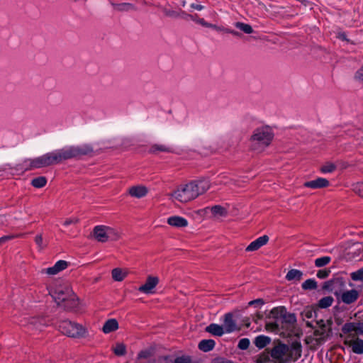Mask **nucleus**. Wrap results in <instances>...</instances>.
<instances>
[{
  "label": "nucleus",
  "mask_w": 363,
  "mask_h": 363,
  "mask_svg": "<svg viewBox=\"0 0 363 363\" xmlns=\"http://www.w3.org/2000/svg\"><path fill=\"white\" fill-rule=\"evenodd\" d=\"M92 150V147L88 144L65 146L33 160H28L26 162L28 163L29 169H38L60 164L65 160L87 155Z\"/></svg>",
  "instance_id": "1"
},
{
  "label": "nucleus",
  "mask_w": 363,
  "mask_h": 363,
  "mask_svg": "<svg viewBox=\"0 0 363 363\" xmlns=\"http://www.w3.org/2000/svg\"><path fill=\"white\" fill-rule=\"evenodd\" d=\"M49 294L57 304L65 303L69 308L76 307L78 298L69 285H59L49 290Z\"/></svg>",
  "instance_id": "2"
},
{
  "label": "nucleus",
  "mask_w": 363,
  "mask_h": 363,
  "mask_svg": "<svg viewBox=\"0 0 363 363\" xmlns=\"http://www.w3.org/2000/svg\"><path fill=\"white\" fill-rule=\"evenodd\" d=\"M274 137L273 129L269 125H262L255 128L250 137L251 147L256 150L262 151L270 145Z\"/></svg>",
  "instance_id": "3"
},
{
  "label": "nucleus",
  "mask_w": 363,
  "mask_h": 363,
  "mask_svg": "<svg viewBox=\"0 0 363 363\" xmlns=\"http://www.w3.org/2000/svg\"><path fill=\"white\" fill-rule=\"evenodd\" d=\"M58 329L62 334L71 337L81 338L88 335L86 327L68 320L61 321Z\"/></svg>",
  "instance_id": "4"
},
{
  "label": "nucleus",
  "mask_w": 363,
  "mask_h": 363,
  "mask_svg": "<svg viewBox=\"0 0 363 363\" xmlns=\"http://www.w3.org/2000/svg\"><path fill=\"white\" fill-rule=\"evenodd\" d=\"M93 236L100 242L116 241L121 238L120 232L114 228L108 225H99L94 228Z\"/></svg>",
  "instance_id": "5"
},
{
  "label": "nucleus",
  "mask_w": 363,
  "mask_h": 363,
  "mask_svg": "<svg viewBox=\"0 0 363 363\" xmlns=\"http://www.w3.org/2000/svg\"><path fill=\"white\" fill-rule=\"evenodd\" d=\"M193 191L189 183L181 184L169 193L168 197L173 202L187 203L195 199Z\"/></svg>",
  "instance_id": "6"
},
{
  "label": "nucleus",
  "mask_w": 363,
  "mask_h": 363,
  "mask_svg": "<svg viewBox=\"0 0 363 363\" xmlns=\"http://www.w3.org/2000/svg\"><path fill=\"white\" fill-rule=\"evenodd\" d=\"M18 325L30 330H41L47 325V321L42 317L25 316L19 320Z\"/></svg>",
  "instance_id": "7"
},
{
  "label": "nucleus",
  "mask_w": 363,
  "mask_h": 363,
  "mask_svg": "<svg viewBox=\"0 0 363 363\" xmlns=\"http://www.w3.org/2000/svg\"><path fill=\"white\" fill-rule=\"evenodd\" d=\"M271 356L277 363H287L290 361L289 347L284 344L276 345L271 351Z\"/></svg>",
  "instance_id": "8"
},
{
  "label": "nucleus",
  "mask_w": 363,
  "mask_h": 363,
  "mask_svg": "<svg viewBox=\"0 0 363 363\" xmlns=\"http://www.w3.org/2000/svg\"><path fill=\"white\" fill-rule=\"evenodd\" d=\"M192 189L194 198H197L199 195L204 194L211 187L210 182L207 179H201L194 180L189 183Z\"/></svg>",
  "instance_id": "9"
},
{
  "label": "nucleus",
  "mask_w": 363,
  "mask_h": 363,
  "mask_svg": "<svg viewBox=\"0 0 363 363\" xmlns=\"http://www.w3.org/2000/svg\"><path fill=\"white\" fill-rule=\"evenodd\" d=\"M346 336L344 340V344L352 347V352L356 354H363V340L358 337Z\"/></svg>",
  "instance_id": "10"
},
{
  "label": "nucleus",
  "mask_w": 363,
  "mask_h": 363,
  "mask_svg": "<svg viewBox=\"0 0 363 363\" xmlns=\"http://www.w3.org/2000/svg\"><path fill=\"white\" fill-rule=\"evenodd\" d=\"M67 267V262L65 260H59L53 266L43 269L41 273L46 274L49 276H54L65 269Z\"/></svg>",
  "instance_id": "11"
},
{
  "label": "nucleus",
  "mask_w": 363,
  "mask_h": 363,
  "mask_svg": "<svg viewBox=\"0 0 363 363\" xmlns=\"http://www.w3.org/2000/svg\"><path fill=\"white\" fill-rule=\"evenodd\" d=\"M159 279L156 277H148L145 284L140 286L138 290L144 294H152L154 289L157 285Z\"/></svg>",
  "instance_id": "12"
},
{
  "label": "nucleus",
  "mask_w": 363,
  "mask_h": 363,
  "mask_svg": "<svg viewBox=\"0 0 363 363\" xmlns=\"http://www.w3.org/2000/svg\"><path fill=\"white\" fill-rule=\"evenodd\" d=\"M148 192V188L144 185H135L128 189V194L130 196L137 199L145 197Z\"/></svg>",
  "instance_id": "13"
},
{
  "label": "nucleus",
  "mask_w": 363,
  "mask_h": 363,
  "mask_svg": "<svg viewBox=\"0 0 363 363\" xmlns=\"http://www.w3.org/2000/svg\"><path fill=\"white\" fill-rule=\"evenodd\" d=\"M269 238L268 235H264L257 238L256 240L252 241L245 249L247 252H253L258 250L262 246L265 245Z\"/></svg>",
  "instance_id": "14"
},
{
  "label": "nucleus",
  "mask_w": 363,
  "mask_h": 363,
  "mask_svg": "<svg viewBox=\"0 0 363 363\" xmlns=\"http://www.w3.org/2000/svg\"><path fill=\"white\" fill-rule=\"evenodd\" d=\"M222 326L225 333H231L238 330L237 325L233 320V316L230 313H226L224 315Z\"/></svg>",
  "instance_id": "15"
},
{
  "label": "nucleus",
  "mask_w": 363,
  "mask_h": 363,
  "mask_svg": "<svg viewBox=\"0 0 363 363\" xmlns=\"http://www.w3.org/2000/svg\"><path fill=\"white\" fill-rule=\"evenodd\" d=\"M331 325L332 321L330 320H328L326 323H324L322 320H319V340L329 336L331 331Z\"/></svg>",
  "instance_id": "16"
},
{
  "label": "nucleus",
  "mask_w": 363,
  "mask_h": 363,
  "mask_svg": "<svg viewBox=\"0 0 363 363\" xmlns=\"http://www.w3.org/2000/svg\"><path fill=\"white\" fill-rule=\"evenodd\" d=\"M167 222L169 225L175 228H184L188 225L187 220L179 216L169 217Z\"/></svg>",
  "instance_id": "17"
},
{
  "label": "nucleus",
  "mask_w": 363,
  "mask_h": 363,
  "mask_svg": "<svg viewBox=\"0 0 363 363\" xmlns=\"http://www.w3.org/2000/svg\"><path fill=\"white\" fill-rule=\"evenodd\" d=\"M359 297V293L355 289L346 291L341 295V300L343 303L350 304L354 303Z\"/></svg>",
  "instance_id": "18"
},
{
  "label": "nucleus",
  "mask_w": 363,
  "mask_h": 363,
  "mask_svg": "<svg viewBox=\"0 0 363 363\" xmlns=\"http://www.w3.org/2000/svg\"><path fill=\"white\" fill-rule=\"evenodd\" d=\"M129 274L128 269L125 268H114L111 271L112 279L116 281H123Z\"/></svg>",
  "instance_id": "19"
},
{
  "label": "nucleus",
  "mask_w": 363,
  "mask_h": 363,
  "mask_svg": "<svg viewBox=\"0 0 363 363\" xmlns=\"http://www.w3.org/2000/svg\"><path fill=\"white\" fill-rule=\"evenodd\" d=\"M206 210H209L213 218L216 220H221L228 216L227 210L220 206H214L210 208H207Z\"/></svg>",
  "instance_id": "20"
},
{
  "label": "nucleus",
  "mask_w": 363,
  "mask_h": 363,
  "mask_svg": "<svg viewBox=\"0 0 363 363\" xmlns=\"http://www.w3.org/2000/svg\"><path fill=\"white\" fill-rule=\"evenodd\" d=\"M118 329V323L115 318L108 319L105 322L102 328V331L105 334H108Z\"/></svg>",
  "instance_id": "21"
},
{
  "label": "nucleus",
  "mask_w": 363,
  "mask_h": 363,
  "mask_svg": "<svg viewBox=\"0 0 363 363\" xmlns=\"http://www.w3.org/2000/svg\"><path fill=\"white\" fill-rule=\"evenodd\" d=\"M272 314H280L283 320L289 323H294L296 321L294 315L291 313H286V311L283 308H274L272 311Z\"/></svg>",
  "instance_id": "22"
},
{
  "label": "nucleus",
  "mask_w": 363,
  "mask_h": 363,
  "mask_svg": "<svg viewBox=\"0 0 363 363\" xmlns=\"http://www.w3.org/2000/svg\"><path fill=\"white\" fill-rule=\"evenodd\" d=\"M206 330L213 335L219 337L225 333V330H223V327L216 323L210 324L206 327Z\"/></svg>",
  "instance_id": "23"
},
{
  "label": "nucleus",
  "mask_w": 363,
  "mask_h": 363,
  "mask_svg": "<svg viewBox=\"0 0 363 363\" xmlns=\"http://www.w3.org/2000/svg\"><path fill=\"white\" fill-rule=\"evenodd\" d=\"M303 272L298 269H293L288 272L286 279L288 281H298L302 279Z\"/></svg>",
  "instance_id": "24"
},
{
  "label": "nucleus",
  "mask_w": 363,
  "mask_h": 363,
  "mask_svg": "<svg viewBox=\"0 0 363 363\" xmlns=\"http://www.w3.org/2000/svg\"><path fill=\"white\" fill-rule=\"evenodd\" d=\"M289 353L290 354V361H295L301 357V347L299 344H295L292 347H289Z\"/></svg>",
  "instance_id": "25"
},
{
  "label": "nucleus",
  "mask_w": 363,
  "mask_h": 363,
  "mask_svg": "<svg viewBox=\"0 0 363 363\" xmlns=\"http://www.w3.org/2000/svg\"><path fill=\"white\" fill-rule=\"evenodd\" d=\"M355 330H356V324L354 323H346L343 325L342 330L345 334V337L346 336H352V338L355 337Z\"/></svg>",
  "instance_id": "26"
},
{
  "label": "nucleus",
  "mask_w": 363,
  "mask_h": 363,
  "mask_svg": "<svg viewBox=\"0 0 363 363\" xmlns=\"http://www.w3.org/2000/svg\"><path fill=\"white\" fill-rule=\"evenodd\" d=\"M191 19L192 21H194L195 23L203 26V27H206V28H213V29H216V30H221L219 27H218L217 26L214 25V24H212V23H208L206 22L203 18H198L196 16H191Z\"/></svg>",
  "instance_id": "27"
},
{
  "label": "nucleus",
  "mask_w": 363,
  "mask_h": 363,
  "mask_svg": "<svg viewBox=\"0 0 363 363\" xmlns=\"http://www.w3.org/2000/svg\"><path fill=\"white\" fill-rule=\"evenodd\" d=\"M215 346V342L213 340H203L199 344V348L203 352H208Z\"/></svg>",
  "instance_id": "28"
},
{
  "label": "nucleus",
  "mask_w": 363,
  "mask_h": 363,
  "mask_svg": "<svg viewBox=\"0 0 363 363\" xmlns=\"http://www.w3.org/2000/svg\"><path fill=\"white\" fill-rule=\"evenodd\" d=\"M270 338L264 335H259L255 340V345L259 349L264 348L270 342Z\"/></svg>",
  "instance_id": "29"
},
{
  "label": "nucleus",
  "mask_w": 363,
  "mask_h": 363,
  "mask_svg": "<svg viewBox=\"0 0 363 363\" xmlns=\"http://www.w3.org/2000/svg\"><path fill=\"white\" fill-rule=\"evenodd\" d=\"M336 169V165L331 162H325L320 167V172L322 173H331Z\"/></svg>",
  "instance_id": "30"
},
{
  "label": "nucleus",
  "mask_w": 363,
  "mask_h": 363,
  "mask_svg": "<svg viewBox=\"0 0 363 363\" xmlns=\"http://www.w3.org/2000/svg\"><path fill=\"white\" fill-rule=\"evenodd\" d=\"M235 27L240 30L243 31L245 33L250 34L253 32V29L252 26L249 24L244 23L242 22H237L235 24Z\"/></svg>",
  "instance_id": "31"
},
{
  "label": "nucleus",
  "mask_w": 363,
  "mask_h": 363,
  "mask_svg": "<svg viewBox=\"0 0 363 363\" xmlns=\"http://www.w3.org/2000/svg\"><path fill=\"white\" fill-rule=\"evenodd\" d=\"M47 180L44 177H39L32 180L31 184L35 188H42L45 186Z\"/></svg>",
  "instance_id": "32"
},
{
  "label": "nucleus",
  "mask_w": 363,
  "mask_h": 363,
  "mask_svg": "<svg viewBox=\"0 0 363 363\" xmlns=\"http://www.w3.org/2000/svg\"><path fill=\"white\" fill-rule=\"evenodd\" d=\"M317 286V283L314 279H309L305 281L302 284V288L304 290H311L315 289Z\"/></svg>",
  "instance_id": "33"
},
{
  "label": "nucleus",
  "mask_w": 363,
  "mask_h": 363,
  "mask_svg": "<svg viewBox=\"0 0 363 363\" xmlns=\"http://www.w3.org/2000/svg\"><path fill=\"white\" fill-rule=\"evenodd\" d=\"M114 353L118 356H123L126 352L125 345L123 343H117L113 349Z\"/></svg>",
  "instance_id": "34"
},
{
  "label": "nucleus",
  "mask_w": 363,
  "mask_h": 363,
  "mask_svg": "<svg viewBox=\"0 0 363 363\" xmlns=\"http://www.w3.org/2000/svg\"><path fill=\"white\" fill-rule=\"evenodd\" d=\"M333 298L332 296H326L319 301V308H327L332 305Z\"/></svg>",
  "instance_id": "35"
},
{
  "label": "nucleus",
  "mask_w": 363,
  "mask_h": 363,
  "mask_svg": "<svg viewBox=\"0 0 363 363\" xmlns=\"http://www.w3.org/2000/svg\"><path fill=\"white\" fill-rule=\"evenodd\" d=\"M151 151L152 152H169L170 149L164 145H155L152 147Z\"/></svg>",
  "instance_id": "36"
},
{
  "label": "nucleus",
  "mask_w": 363,
  "mask_h": 363,
  "mask_svg": "<svg viewBox=\"0 0 363 363\" xmlns=\"http://www.w3.org/2000/svg\"><path fill=\"white\" fill-rule=\"evenodd\" d=\"M303 317L306 318H312L316 317V311L311 307L306 308L303 312Z\"/></svg>",
  "instance_id": "37"
},
{
  "label": "nucleus",
  "mask_w": 363,
  "mask_h": 363,
  "mask_svg": "<svg viewBox=\"0 0 363 363\" xmlns=\"http://www.w3.org/2000/svg\"><path fill=\"white\" fill-rule=\"evenodd\" d=\"M354 193L363 197V182H357L352 185Z\"/></svg>",
  "instance_id": "38"
},
{
  "label": "nucleus",
  "mask_w": 363,
  "mask_h": 363,
  "mask_svg": "<svg viewBox=\"0 0 363 363\" xmlns=\"http://www.w3.org/2000/svg\"><path fill=\"white\" fill-rule=\"evenodd\" d=\"M354 79L356 82L363 85V66L355 72Z\"/></svg>",
  "instance_id": "39"
},
{
  "label": "nucleus",
  "mask_w": 363,
  "mask_h": 363,
  "mask_svg": "<svg viewBox=\"0 0 363 363\" xmlns=\"http://www.w3.org/2000/svg\"><path fill=\"white\" fill-rule=\"evenodd\" d=\"M152 356V351L150 350H141L138 354V359H147L149 357H150Z\"/></svg>",
  "instance_id": "40"
},
{
  "label": "nucleus",
  "mask_w": 363,
  "mask_h": 363,
  "mask_svg": "<svg viewBox=\"0 0 363 363\" xmlns=\"http://www.w3.org/2000/svg\"><path fill=\"white\" fill-rule=\"evenodd\" d=\"M250 340L247 338H242L238 342V348L240 350H246L250 346Z\"/></svg>",
  "instance_id": "41"
},
{
  "label": "nucleus",
  "mask_w": 363,
  "mask_h": 363,
  "mask_svg": "<svg viewBox=\"0 0 363 363\" xmlns=\"http://www.w3.org/2000/svg\"><path fill=\"white\" fill-rule=\"evenodd\" d=\"M351 277L354 281H359L363 279V269H359L355 272L352 273Z\"/></svg>",
  "instance_id": "42"
},
{
  "label": "nucleus",
  "mask_w": 363,
  "mask_h": 363,
  "mask_svg": "<svg viewBox=\"0 0 363 363\" xmlns=\"http://www.w3.org/2000/svg\"><path fill=\"white\" fill-rule=\"evenodd\" d=\"M35 242L38 245V248L42 250L45 247V244L43 242V239L42 235H38L35 238Z\"/></svg>",
  "instance_id": "43"
},
{
  "label": "nucleus",
  "mask_w": 363,
  "mask_h": 363,
  "mask_svg": "<svg viewBox=\"0 0 363 363\" xmlns=\"http://www.w3.org/2000/svg\"><path fill=\"white\" fill-rule=\"evenodd\" d=\"M331 260V258L328 256L323 257L319 258V267H323L328 264Z\"/></svg>",
  "instance_id": "44"
},
{
  "label": "nucleus",
  "mask_w": 363,
  "mask_h": 363,
  "mask_svg": "<svg viewBox=\"0 0 363 363\" xmlns=\"http://www.w3.org/2000/svg\"><path fill=\"white\" fill-rule=\"evenodd\" d=\"M174 363H190V359L188 357H178L177 358H174Z\"/></svg>",
  "instance_id": "45"
},
{
  "label": "nucleus",
  "mask_w": 363,
  "mask_h": 363,
  "mask_svg": "<svg viewBox=\"0 0 363 363\" xmlns=\"http://www.w3.org/2000/svg\"><path fill=\"white\" fill-rule=\"evenodd\" d=\"M330 273V269H319V279L326 278Z\"/></svg>",
  "instance_id": "46"
},
{
  "label": "nucleus",
  "mask_w": 363,
  "mask_h": 363,
  "mask_svg": "<svg viewBox=\"0 0 363 363\" xmlns=\"http://www.w3.org/2000/svg\"><path fill=\"white\" fill-rule=\"evenodd\" d=\"M330 184V182L328 179L325 178H320L319 177V188H324L328 186Z\"/></svg>",
  "instance_id": "47"
},
{
  "label": "nucleus",
  "mask_w": 363,
  "mask_h": 363,
  "mask_svg": "<svg viewBox=\"0 0 363 363\" xmlns=\"http://www.w3.org/2000/svg\"><path fill=\"white\" fill-rule=\"evenodd\" d=\"M333 281H326L324 283L322 288L323 290H325V291H331V290H333Z\"/></svg>",
  "instance_id": "48"
},
{
  "label": "nucleus",
  "mask_w": 363,
  "mask_h": 363,
  "mask_svg": "<svg viewBox=\"0 0 363 363\" xmlns=\"http://www.w3.org/2000/svg\"><path fill=\"white\" fill-rule=\"evenodd\" d=\"M77 222H78V219H77L76 218H67L64 221L63 225L65 226H68L71 224L77 223Z\"/></svg>",
  "instance_id": "49"
},
{
  "label": "nucleus",
  "mask_w": 363,
  "mask_h": 363,
  "mask_svg": "<svg viewBox=\"0 0 363 363\" xmlns=\"http://www.w3.org/2000/svg\"><path fill=\"white\" fill-rule=\"evenodd\" d=\"M304 186L306 187H310L313 189L318 188V180H313L311 182H307L304 184Z\"/></svg>",
  "instance_id": "50"
},
{
  "label": "nucleus",
  "mask_w": 363,
  "mask_h": 363,
  "mask_svg": "<svg viewBox=\"0 0 363 363\" xmlns=\"http://www.w3.org/2000/svg\"><path fill=\"white\" fill-rule=\"evenodd\" d=\"M359 334H363V323L356 324L355 337Z\"/></svg>",
  "instance_id": "51"
},
{
  "label": "nucleus",
  "mask_w": 363,
  "mask_h": 363,
  "mask_svg": "<svg viewBox=\"0 0 363 363\" xmlns=\"http://www.w3.org/2000/svg\"><path fill=\"white\" fill-rule=\"evenodd\" d=\"M160 363H174L173 357H167L160 359Z\"/></svg>",
  "instance_id": "52"
},
{
  "label": "nucleus",
  "mask_w": 363,
  "mask_h": 363,
  "mask_svg": "<svg viewBox=\"0 0 363 363\" xmlns=\"http://www.w3.org/2000/svg\"><path fill=\"white\" fill-rule=\"evenodd\" d=\"M255 304L263 305L264 304V301H263L262 299L258 298V299L253 300V301H251L249 302V305L250 306H252V305H255Z\"/></svg>",
  "instance_id": "53"
},
{
  "label": "nucleus",
  "mask_w": 363,
  "mask_h": 363,
  "mask_svg": "<svg viewBox=\"0 0 363 363\" xmlns=\"http://www.w3.org/2000/svg\"><path fill=\"white\" fill-rule=\"evenodd\" d=\"M13 238H14V236L12 235H6L0 238V245L6 241L12 239Z\"/></svg>",
  "instance_id": "54"
},
{
  "label": "nucleus",
  "mask_w": 363,
  "mask_h": 363,
  "mask_svg": "<svg viewBox=\"0 0 363 363\" xmlns=\"http://www.w3.org/2000/svg\"><path fill=\"white\" fill-rule=\"evenodd\" d=\"M230 183H234L233 180H229V181H223L222 179H220V180H218L216 182V184H225V185H227V184H229Z\"/></svg>",
  "instance_id": "55"
},
{
  "label": "nucleus",
  "mask_w": 363,
  "mask_h": 363,
  "mask_svg": "<svg viewBox=\"0 0 363 363\" xmlns=\"http://www.w3.org/2000/svg\"><path fill=\"white\" fill-rule=\"evenodd\" d=\"M337 38L342 40L348 41V40L347 38V35L345 33H342V32L338 33Z\"/></svg>",
  "instance_id": "56"
},
{
  "label": "nucleus",
  "mask_w": 363,
  "mask_h": 363,
  "mask_svg": "<svg viewBox=\"0 0 363 363\" xmlns=\"http://www.w3.org/2000/svg\"><path fill=\"white\" fill-rule=\"evenodd\" d=\"M191 7L197 11H201L203 9V6L201 4H191Z\"/></svg>",
  "instance_id": "57"
},
{
  "label": "nucleus",
  "mask_w": 363,
  "mask_h": 363,
  "mask_svg": "<svg viewBox=\"0 0 363 363\" xmlns=\"http://www.w3.org/2000/svg\"><path fill=\"white\" fill-rule=\"evenodd\" d=\"M314 263H315V264L316 266H318V259H315L314 260Z\"/></svg>",
  "instance_id": "58"
},
{
  "label": "nucleus",
  "mask_w": 363,
  "mask_h": 363,
  "mask_svg": "<svg viewBox=\"0 0 363 363\" xmlns=\"http://www.w3.org/2000/svg\"><path fill=\"white\" fill-rule=\"evenodd\" d=\"M230 33H231L232 34H234V35H237V34H238V33H237V32L233 31H233H230Z\"/></svg>",
  "instance_id": "59"
}]
</instances>
